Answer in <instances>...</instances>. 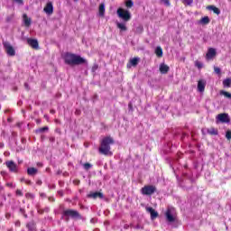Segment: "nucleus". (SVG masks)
<instances>
[{"mask_svg": "<svg viewBox=\"0 0 231 231\" xmlns=\"http://www.w3.org/2000/svg\"><path fill=\"white\" fill-rule=\"evenodd\" d=\"M35 122H36V124L39 125H41V122H42V121H41V119H36Z\"/></svg>", "mask_w": 231, "mask_h": 231, "instance_id": "49530a36", "label": "nucleus"}, {"mask_svg": "<svg viewBox=\"0 0 231 231\" xmlns=\"http://www.w3.org/2000/svg\"><path fill=\"white\" fill-rule=\"evenodd\" d=\"M205 86H207V83L200 79L198 81V89L200 93H203V91H205Z\"/></svg>", "mask_w": 231, "mask_h": 231, "instance_id": "f3484780", "label": "nucleus"}, {"mask_svg": "<svg viewBox=\"0 0 231 231\" xmlns=\"http://www.w3.org/2000/svg\"><path fill=\"white\" fill-rule=\"evenodd\" d=\"M183 5H190V4L192 3V0H182Z\"/></svg>", "mask_w": 231, "mask_h": 231, "instance_id": "58836bf2", "label": "nucleus"}, {"mask_svg": "<svg viewBox=\"0 0 231 231\" xmlns=\"http://www.w3.org/2000/svg\"><path fill=\"white\" fill-rule=\"evenodd\" d=\"M21 181H24L25 185H32V180H30L22 179Z\"/></svg>", "mask_w": 231, "mask_h": 231, "instance_id": "e433bc0d", "label": "nucleus"}, {"mask_svg": "<svg viewBox=\"0 0 231 231\" xmlns=\"http://www.w3.org/2000/svg\"><path fill=\"white\" fill-rule=\"evenodd\" d=\"M115 143V139L111 136H106L103 138L100 142V146L98 152L104 156H113V152H111V145Z\"/></svg>", "mask_w": 231, "mask_h": 231, "instance_id": "f257e3e1", "label": "nucleus"}, {"mask_svg": "<svg viewBox=\"0 0 231 231\" xmlns=\"http://www.w3.org/2000/svg\"><path fill=\"white\" fill-rule=\"evenodd\" d=\"M27 43L33 50H39V42L36 39L28 38L27 39Z\"/></svg>", "mask_w": 231, "mask_h": 231, "instance_id": "1a4fd4ad", "label": "nucleus"}, {"mask_svg": "<svg viewBox=\"0 0 231 231\" xmlns=\"http://www.w3.org/2000/svg\"><path fill=\"white\" fill-rule=\"evenodd\" d=\"M37 184L38 185H42V181H38Z\"/></svg>", "mask_w": 231, "mask_h": 231, "instance_id": "3c124183", "label": "nucleus"}, {"mask_svg": "<svg viewBox=\"0 0 231 231\" xmlns=\"http://www.w3.org/2000/svg\"><path fill=\"white\" fill-rule=\"evenodd\" d=\"M0 109H1V106H0Z\"/></svg>", "mask_w": 231, "mask_h": 231, "instance_id": "6e6d98bb", "label": "nucleus"}, {"mask_svg": "<svg viewBox=\"0 0 231 231\" xmlns=\"http://www.w3.org/2000/svg\"><path fill=\"white\" fill-rule=\"evenodd\" d=\"M41 196H42V197H44V194H43V193H42V194H41Z\"/></svg>", "mask_w": 231, "mask_h": 231, "instance_id": "864d4df0", "label": "nucleus"}, {"mask_svg": "<svg viewBox=\"0 0 231 231\" xmlns=\"http://www.w3.org/2000/svg\"><path fill=\"white\" fill-rule=\"evenodd\" d=\"M23 19L24 26H26L27 28H30V26H32V18H29L28 14H23Z\"/></svg>", "mask_w": 231, "mask_h": 231, "instance_id": "2eb2a0df", "label": "nucleus"}, {"mask_svg": "<svg viewBox=\"0 0 231 231\" xmlns=\"http://www.w3.org/2000/svg\"><path fill=\"white\" fill-rule=\"evenodd\" d=\"M217 53V52H216V49H214V48H209V49L208 50L207 54H206V59H207L208 60H211V59H212L213 57H216Z\"/></svg>", "mask_w": 231, "mask_h": 231, "instance_id": "f8f14e48", "label": "nucleus"}, {"mask_svg": "<svg viewBox=\"0 0 231 231\" xmlns=\"http://www.w3.org/2000/svg\"><path fill=\"white\" fill-rule=\"evenodd\" d=\"M138 62H140V58H133L127 63L126 68H131L132 66L136 68V66H138Z\"/></svg>", "mask_w": 231, "mask_h": 231, "instance_id": "ddd939ff", "label": "nucleus"}, {"mask_svg": "<svg viewBox=\"0 0 231 231\" xmlns=\"http://www.w3.org/2000/svg\"><path fill=\"white\" fill-rule=\"evenodd\" d=\"M223 86L224 88H230L231 87V79L227 78L223 80Z\"/></svg>", "mask_w": 231, "mask_h": 231, "instance_id": "bb28decb", "label": "nucleus"}, {"mask_svg": "<svg viewBox=\"0 0 231 231\" xmlns=\"http://www.w3.org/2000/svg\"><path fill=\"white\" fill-rule=\"evenodd\" d=\"M49 201H55V199L50 197V198H49Z\"/></svg>", "mask_w": 231, "mask_h": 231, "instance_id": "09e8293b", "label": "nucleus"}, {"mask_svg": "<svg viewBox=\"0 0 231 231\" xmlns=\"http://www.w3.org/2000/svg\"><path fill=\"white\" fill-rule=\"evenodd\" d=\"M154 192H156V186L154 185H145L141 189L143 196H152Z\"/></svg>", "mask_w": 231, "mask_h": 231, "instance_id": "39448f33", "label": "nucleus"}, {"mask_svg": "<svg viewBox=\"0 0 231 231\" xmlns=\"http://www.w3.org/2000/svg\"><path fill=\"white\" fill-rule=\"evenodd\" d=\"M125 6L126 8H133V6H134V3L133 2V0H127L125 2Z\"/></svg>", "mask_w": 231, "mask_h": 231, "instance_id": "c756f323", "label": "nucleus"}, {"mask_svg": "<svg viewBox=\"0 0 231 231\" xmlns=\"http://www.w3.org/2000/svg\"><path fill=\"white\" fill-rule=\"evenodd\" d=\"M117 15L120 19H123L125 23L131 21V13L122 7L117 9Z\"/></svg>", "mask_w": 231, "mask_h": 231, "instance_id": "20e7f679", "label": "nucleus"}, {"mask_svg": "<svg viewBox=\"0 0 231 231\" xmlns=\"http://www.w3.org/2000/svg\"><path fill=\"white\" fill-rule=\"evenodd\" d=\"M128 107H129L130 111H133V103H129Z\"/></svg>", "mask_w": 231, "mask_h": 231, "instance_id": "37998d69", "label": "nucleus"}, {"mask_svg": "<svg viewBox=\"0 0 231 231\" xmlns=\"http://www.w3.org/2000/svg\"><path fill=\"white\" fill-rule=\"evenodd\" d=\"M97 69H98V65L96 64L92 67V71H97Z\"/></svg>", "mask_w": 231, "mask_h": 231, "instance_id": "79ce46f5", "label": "nucleus"}, {"mask_svg": "<svg viewBox=\"0 0 231 231\" xmlns=\"http://www.w3.org/2000/svg\"><path fill=\"white\" fill-rule=\"evenodd\" d=\"M3 46L5 50V52L10 57H15V49L8 42H3Z\"/></svg>", "mask_w": 231, "mask_h": 231, "instance_id": "423d86ee", "label": "nucleus"}, {"mask_svg": "<svg viewBox=\"0 0 231 231\" xmlns=\"http://www.w3.org/2000/svg\"><path fill=\"white\" fill-rule=\"evenodd\" d=\"M210 23V18L208 16H204L199 20V24H208Z\"/></svg>", "mask_w": 231, "mask_h": 231, "instance_id": "a878e982", "label": "nucleus"}, {"mask_svg": "<svg viewBox=\"0 0 231 231\" xmlns=\"http://www.w3.org/2000/svg\"><path fill=\"white\" fill-rule=\"evenodd\" d=\"M147 212L151 215V219H156L158 217V212L152 208H146Z\"/></svg>", "mask_w": 231, "mask_h": 231, "instance_id": "dca6fc26", "label": "nucleus"}, {"mask_svg": "<svg viewBox=\"0 0 231 231\" xmlns=\"http://www.w3.org/2000/svg\"><path fill=\"white\" fill-rule=\"evenodd\" d=\"M159 69H160V72H161L162 75H167V73H169V69H171V68H170L167 64L162 63V64L160 65Z\"/></svg>", "mask_w": 231, "mask_h": 231, "instance_id": "4468645a", "label": "nucleus"}, {"mask_svg": "<svg viewBox=\"0 0 231 231\" xmlns=\"http://www.w3.org/2000/svg\"><path fill=\"white\" fill-rule=\"evenodd\" d=\"M23 215V217H25V218L28 217V215L26 214V211Z\"/></svg>", "mask_w": 231, "mask_h": 231, "instance_id": "8fccbe9b", "label": "nucleus"}, {"mask_svg": "<svg viewBox=\"0 0 231 231\" xmlns=\"http://www.w3.org/2000/svg\"><path fill=\"white\" fill-rule=\"evenodd\" d=\"M24 88H26L27 90L30 89V87L28 86V83H24Z\"/></svg>", "mask_w": 231, "mask_h": 231, "instance_id": "a18cd8bd", "label": "nucleus"}, {"mask_svg": "<svg viewBox=\"0 0 231 231\" xmlns=\"http://www.w3.org/2000/svg\"><path fill=\"white\" fill-rule=\"evenodd\" d=\"M37 212L38 214H45V213L48 214V212H50V208H38Z\"/></svg>", "mask_w": 231, "mask_h": 231, "instance_id": "cd10ccee", "label": "nucleus"}, {"mask_svg": "<svg viewBox=\"0 0 231 231\" xmlns=\"http://www.w3.org/2000/svg\"><path fill=\"white\" fill-rule=\"evenodd\" d=\"M26 227L29 231H34L35 230V223L30 222L26 225Z\"/></svg>", "mask_w": 231, "mask_h": 231, "instance_id": "c85d7f7f", "label": "nucleus"}, {"mask_svg": "<svg viewBox=\"0 0 231 231\" xmlns=\"http://www.w3.org/2000/svg\"><path fill=\"white\" fill-rule=\"evenodd\" d=\"M226 138L227 140H231V131H230V130L226 131Z\"/></svg>", "mask_w": 231, "mask_h": 231, "instance_id": "c9c22d12", "label": "nucleus"}, {"mask_svg": "<svg viewBox=\"0 0 231 231\" xmlns=\"http://www.w3.org/2000/svg\"><path fill=\"white\" fill-rule=\"evenodd\" d=\"M61 217L66 223H69V219H82V215L75 209L69 208L62 211Z\"/></svg>", "mask_w": 231, "mask_h": 231, "instance_id": "7ed1b4c3", "label": "nucleus"}, {"mask_svg": "<svg viewBox=\"0 0 231 231\" xmlns=\"http://www.w3.org/2000/svg\"><path fill=\"white\" fill-rule=\"evenodd\" d=\"M83 167H84L85 171H89V169H91L92 165L89 162H86L83 164Z\"/></svg>", "mask_w": 231, "mask_h": 231, "instance_id": "473e14b6", "label": "nucleus"}, {"mask_svg": "<svg viewBox=\"0 0 231 231\" xmlns=\"http://www.w3.org/2000/svg\"><path fill=\"white\" fill-rule=\"evenodd\" d=\"M16 196L23 197V191L21 189H16Z\"/></svg>", "mask_w": 231, "mask_h": 231, "instance_id": "ea45409f", "label": "nucleus"}, {"mask_svg": "<svg viewBox=\"0 0 231 231\" xmlns=\"http://www.w3.org/2000/svg\"><path fill=\"white\" fill-rule=\"evenodd\" d=\"M20 212H21V214H24L26 211L24 210V208H21Z\"/></svg>", "mask_w": 231, "mask_h": 231, "instance_id": "c03bdc74", "label": "nucleus"}, {"mask_svg": "<svg viewBox=\"0 0 231 231\" xmlns=\"http://www.w3.org/2000/svg\"><path fill=\"white\" fill-rule=\"evenodd\" d=\"M7 231H14V229L11 228V229H8Z\"/></svg>", "mask_w": 231, "mask_h": 231, "instance_id": "603ef678", "label": "nucleus"}, {"mask_svg": "<svg viewBox=\"0 0 231 231\" xmlns=\"http://www.w3.org/2000/svg\"><path fill=\"white\" fill-rule=\"evenodd\" d=\"M220 95H224L226 97V98H231V93L230 92L221 90Z\"/></svg>", "mask_w": 231, "mask_h": 231, "instance_id": "2f4dec72", "label": "nucleus"}, {"mask_svg": "<svg viewBox=\"0 0 231 231\" xmlns=\"http://www.w3.org/2000/svg\"><path fill=\"white\" fill-rule=\"evenodd\" d=\"M63 59L65 64L68 66H80V64H86V62H88V60L80 55L73 54L71 52L65 53Z\"/></svg>", "mask_w": 231, "mask_h": 231, "instance_id": "f03ea898", "label": "nucleus"}, {"mask_svg": "<svg viewBox=\"0 0 231 231\" xmlns=\"http://www.w3.org/2000/svg\"><path fill=\"white\" fill-rule=\"evenodd\" d=\"M43 12H45V14H47L48 15H51L53 14V3H47L45 7L43 8Z\"/></svg>", "mask_w": 231, "mask_h": 231, "instance_id": "9d476101", "label": "nucleus"}, {"mask_svg": "<svg viewBox=\"0 0 231 231\" xmlns=\"http://www.w3.org/2000/svg\"><path fill=\"white\" fill-rule=\"evenodd\" d=\"M0 147H3V144H2V143H0Z\"/></svg>", "mask_w": 231, "mask_h": 231, "instance_id": "5fc2aeb1", "label": "nucleus"}, {"mask_svg": "<svg viewBox=\"0 0 231 231\" xmlns=\"http://www.w3.org/2000/svg\"><path fill=\"white\" fill-rule=\"evenodd\" d=\"M208 134L211 136H217V134H219V131H217V128L210 127L208 129Z\"/></svg>", "mask_w": 231, "mask_h": 231, "instance_id": "6ab92c4d", "label": "nucleus"}, {"mask_svg": "<svg viewBox=\"0 0 231 231\" xmlns=\"http://www.w3.org/2000/svg\"><path fill=\"white\" fill-rule=\"evenodd\" d=\"M5 166L9 170V172H14V174H17V172H19V168L14 161L5 162Z\"/></svg>", "mask_w": 231, "mask_h": 231, "instance_id": "0eeeda50", "label": "nucleus"}, {"mask_svg": "<svg viewBox=\"0 0 231 231\" xmlns=\"http://www.w3.org/2000/svg\"><path fill=\"white\" fill-rule=\"evenodd\" d=\"M162 2L164 3L166 6H171V0H162Z\"/></svg>", "mask_w": 231, "mask_h": 231, "instance_id": "4c0bfd02", "label": "nucleus"}, {"mask_svg": "<svg viewBox=\"0 0 231 231\" xmlns=\"http://www.w3.org/2000/svg\"><path fill=\"white\" fill-rule=\"evenodd\" d=\"M214 71L217 73V75H221V69L218 67H214Z\"/></svg>", "mask_w": 231, "mask_h": 231, "instance_id": "f704fd0d", "label": "nucleus"}, {"mask_svg": "<svg viewBox=\"0 0 231 231\" xmlns=\"http://www.w3.org/2000/svg\"><path fill=\"white\" fill-rule=\"evenodd\" d=\"M37 172H38L37 168L31 167V168L27 169V174L29 176H35V174H37Z\"/></svg>", "mask_w": 231, "mask_h": 231, "instance_id": "aec40b11", "label": "nucleus"}, {"mask_svg": "<svg viewBox=\"0 0 231 231\" xmlns=\"http://www.w3.org/2000/svg\"><path fill=\"white\" fill-rule=\"evenodd\" d=\"M155 55H157V57H159V59H162V57H163V49H162V47H157L155 49Z\"/></svg>", "mask_w": 231, "mask_h": 231, "instance_id": "5701e85b", "label": "nucleus"}, {"mask_svg": "<svg viewBox=\"0 0 231 231\" xmlns=\"http://www.w3.org/2000/svg\"><path fill=\"white\" fill-rule=\"evenodd\" d=\"M105 14H106V5L100 4L99 5V15L101 17H104Z\"/></svg>", "mask_w": 231, "mask_h": 231, "instance_id": "b1692460", "label": "nucleus"}, {"mask_svg": "<svg viewBox=\"0 0 231 231\" xmlns=\"http://www.w3.org/2000/svg\"><path fill=\"white\" fill-rule=\"evenodd\" d=\"M18 5H24V0H14Z\"/></svg>", "mask_w": 231, "mask_h": 231, "instance_id": "a19ab883", "label": "nucleus"}, {"mask_svg": "<svg viewBox=\"0 0 231 231\" xmlns=\"http://www.w3.org/2000/svg\"><path fill=\"white\" fill-rule=\"evenodd\" d=\"M26 199H35V195L33 193L28 192L25 193Z\"/></svg>", "mask_w": 231, "mask_h": 231, "instance_id": "7c9ffc66", "label": "nucleus"}, {"mask_svg": "<svg viewBox=\"0 0 231 231\" xmlns=\"http://www.w3.org/2000/svg\"><path fill=\"white\" fill-rule=\"evenodd\" d=\"M15 226H21V222L20 221L15 222Z\"/></svg>", "mask_w": 231, "mask_h": 231, "instance_id": "de8ad7c7", "label": "nucleus"}, {"mask_svg": "<svg viewBox=\"0 0 231 231\" xmlns=\"http://www.w3.org/2000/svg\"><path fill=\"white\" fill-rule=\"evenodd\" d=\"M195 66L199 69H201V68H203V64L199 61H196L195 62Z\"/></svg>", "mask_w": 231, "mask_h": 231, "instance_id": "72a5a7b5", "label": "nucleus"}, {"mask_svg": "<svg viewBox=\"0 0 231 231\" xmlns=\"http://www.w3.org/2000/svg\"><path fill=\"white\" fill-rule=\"evenodd\" d=\"M217 120L219 122H222V124H228L230 122V118L228 117V114H219L217 116Z\"/></svg>", "mask_w": 231, "mask_h": 231, "instance_id": "6e6552de", "label": "nucleus"}, {"mask_svg": "<svg viewBox=\"0 0 231 231\" xmlns=\"http://www.w3.org/2000/svg\"><path fill=\"white\" fill-rule=\"evenodd\" d=\"M88 198H92L93 199H97L98 198L99 199H103L104 193L99 191L92 192L88 195Z\"/></svg>", "mask_w": 231, "mask_h": 231, "instance_id": "9b49d317", "label": "nucleus"}, {"mask_svg": "<svg viewBox=\"0 0 231 231\" xmlns=\"http://www.w3.org/2000/svg\"><path fill=\"white\" fill-rule=\"evenodd\" d=\"M207 8L208 10H212V12H214V14H216L217 15H219V14H221L219 8L216 7L215 5H208Z\"/></svg>", "mask_w": 231, "mask_h": 231, "instance_id": "412c9836", "label": "nucleus"}, {"mask_svg": "<svg viewBox=\"0 0 231 231\" xmlns=\"http://www.w3.org/2000/svg\"><path fill=\"white\" fill-rule=\"evenodd\" d=\"M165 216H166L167 221H169V223H174L175 218H174V216H172V213H171L170 209H168L166 211Z\"/></svg>", "mask_w": 231, "mask_h": 231, "instance_id": "a211bd4d", "label": "nucleus"}, {"mask_svg": "<svg viewBox=\"0 0 231 231\" xmlns=\"http://www.w3.org/2000/svg\"><path fill=\"white\" fill-rule=\"evenodd\" d=\"M116 27L120 30V32H127V26L125 23H116Z\"/></svg>", "mask_w": 231, "mask_h": 231, "instance_id": "4be33fe9", "label": "nucleus"}, {"mask_svg": "<svg viewBox=\"0 0 231 231\" xmlns=\"http://www.w3.org/2000/svg\"><path fill=\"white\" fill-rule=\"evenodd\" d=\"M46 131H50V128L48 126H43L42 128H38L35 130L36 134H41L42 133H46Z\"/></svg>", "mask_w": 231, "mask_h": 231, "instance_id": "393cba45", "label": "nucleus"}]
</instances>
